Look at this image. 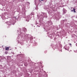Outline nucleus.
<instances>
[{
    "label": "nucleus",
    "instance_id": "obj_1",
    "mask_svg": "<svg viewBox=\"0 0 77 77\" xmlns=\"http://www.w3.org/2000/svg\"><path fill=\"white\" fill-rule=\"evenodd\" d=\"M38 18H40V22L43 21L44 18H47V13H42V15H40L38 16Z\"/></svg>",
    "mask_w": 77,
    "mask_h": 77
},
{
    "label": "nucleus",
    "instance_id": "obj_2",
    "mask_svg": "<svg viewBox=\"0 0 77 77\" xmlns=\"http://www.w3.org/2000/svg\"><path fill=\"white\" fill-rule=\"evenodd\" d=\"M17 20L16 17H13L11 20V21H8L7 22V24L8 26H11V24L14 25L15 24V20Z\"/></svg>",
    "mask_w": 77,
    "mask_h": 77
},
{
    "label": "nucleus",
    "instance_id": "obj_3",
    "mask_svg": "<svg viewBox=\"0 0 77 77\" xmlns=\"http://www.w3.org/2000/svg\"><path fill=\"white\" fill-rule=\"evenodd\" d=\"M23 31H22L21 29H19V30H17L16 32H20V33H21L20 35H22V36H23L22 33H23V32H26V31H27V29L26 28H23Z\"/></svg>",
    "mask_w": 77,
    "mask_h": 77
},
{
    "label": "nucleus",
    "instance_id": "obj_4",
    "mask_svg": "<svg viewBox=\"0 0 77 77\" xmlns=\"http://www.w3.org/2000/svg\"><path fill=\"white\" fill-rule=\"evenodd\" d=\"M31 15V14H30L27 17H26V21H27L28 22H29V19L31 18V17L30 16Z\"/></svg>",
    "mask_w": 77,
    "mask_h": 77
},
{
    "label": "nucleus",
    "instance_id": "obj_5",
    "mask_svg": "<svg viewBox=\"0 0 77 77\" xmlns=\"http://www.w3.org/2000/svg\"><path fill=\"white\" fill-rule=\"evenodd\" d=\"M22 11L23 12H26V10H25V8H22Z\"/></svg>",
    "mask_w": 77,
    "mask_h": 77
},
{
    "label": "nucleus",
    "instance_id": "obj_6",
    "mask_svg": "<svg viewBox=\"0 0 77 77\" xmlns=\"http://www.w3.org/2000/svg\"><path fill=\"white\" fill-rule=\"evenodd\" d=\"M66 10H65V9H64V8H63V13H64L65 14V13H66Z\"/></svg>",
    "mask_w": 77,
    "mask_h": 77
},
{
    "label": "nucleus",
    "instance_id": "obj_7",
    "mask_svg": "<svg viewBox=\"0 0 77 77\" xmlns=\"http://www.w3.org/2000/svg\"><path fill=\"white\" fill-rule=\"evenodd\" d=\"M73 11L74 12H75V8H73Z\"/></svg>",
    "mask_w": 77,
    "mask_h": 77
},
{
    "label": "nucleus",
    "instance_id": "obj_8",
    "mask_svg": "<svg viewBox=\"0 0 77 77\" xmlns=\"http://www.w3.org/2000/svg\"><path fill=\"white\" fill-rule=\"evenodd\" d=\"M65 50H69V48H65Z\"/></svg>",
    "mask_w": 77,
    "mask_h": 77
},
{
    "label": "nucleus",
    "instance_id": "obj_9",
    "mask_svg": "<svg viewBox=\"0 0 77 77\" xmlns=\"http://www.w3.org/2000/svg\"><path fill=\"white\" fill-rule=\"evenodd\" d=\"M9 49V48L8 47H7L5 49V50H8V49Z\"/></svg>",
    "mask_w": 77,
    "mask_h": 77
},
{
    "label": "nucleus",
    "instance_id": "obj_10",
    "mask_svg": "<svg viewBox=\"0 0 77 77\" xmlns=\"http://www.w3.org/2000/svg\"><path fill=\"white\" fill-rule=\"evenodd\" d=\"M37 0H35V3H36V2H37Z\"/></svg>",
    "mask_w": 77,
    "mask_h": 77
},
{
    "label": "nucleus",
    "instance_id": "obj_11",
    "mask_svg": "<svg viewBox=\"0 0 77 77\" xmlns=\"http://www.w3.org/2000/svg\"><path fill=\"white\" fill-rule=\"evenodd\" d=\"M43 0H39V1H40V2H41V1H43Z\"/></svg>",
    "mask_w": 77,
    "mask_h": 77
},
{
    "label": "nucleus",
    "instance_id": "obj_12",
    "mask_svg": "<svg viewBox=\"0 0 77 77\" xmlns=\"http://www.w3.org/2000/svg\"><path fill=\"white\" fill-rule=\"evenodd\" d=\"M13 53V54L14 55L15 54L14 53Z\"/></svg>",
    "mask_w": 77,
    "mask_h": 77
},
{
    "label": "nucleus",
    "instance_id": "obj_13",
    "mask_svg": "<svg viewBox=\"0 0 77 77\" xmlns=\"http://www.w3.org/2000/svg\"><path fill=\"white\" fill-rule=\"evenodd\" d=\"M5 54H8V53H7V52H5Z\"/></svg>",
    "mask_w": 77,
    "mask_h": 77
},
{
    "label": "nucleus",
    "instance_id": "obj_14",
    "mask_svg": "<svg viewBox=\"0 0 77 77\" xmlns=\"http://www.w3.org/2000/svg\"><path fill=\"white\" fill-rule=\"evenodd\" d=\"M70 45H71V44H70Z\"/></svg>",
    "mask_w": 77,
    "mask_h": 77
},
{
    "label": "nucleus",
    "instance_id": "obj_15",
    "mask_svg": "<svg viewBox=\"0 0 77 77\" xmlns=\"http://www.w3.org/2000/svg\"><path fill=\"white\" fill-rule=\"evenodd\" d=\"M59 18H59V17L58 18V19H59Z\"/></svg>",
    "mask_w": 77,
    "mask_h": 77
},
{
    "label": "nucleus",
    "instance_id": "obj_16",
    "mask_svg": "<svg viewBox=\"0 0 77 77\" xmlns=\"http://www.w3.org/2000/svg\"><path fill=\"white\" fill-rule=\"evenodd\" d=\"M0 66H2V65H0Z\"/></svg>",
    "mask_w": 77,
    "mask_h": 77
},
{
    "label": "nucleus",
    "instance_id": "obj_17",
    "mask_svg": "<svg viewBox=\"0 0 77 77\" xmlns=\"http://www.w3.org/2000/svg\"><path fill=\"white\" fill-rule=\"evenodd\" d=\"M71 11H72V12L73 11H72V10Z\"/></svg>",
    "mask_w": 77,
    "mask_h": 77
},
{
    "label": "nucleus",
    "instance_id": "obj_18",
    "mask_svg": "<svg viewBox=\"0 0 77 77\" xmlns=\"http://www.w3.org/2000/svg\"><path fill=\"white\" fill-rule=\"evenodd\" d=\"M35 5H36V4L35 3Z\"/></svg>",
    "mask_w": 77,
    "mask_h": 77
}]
</instances>
